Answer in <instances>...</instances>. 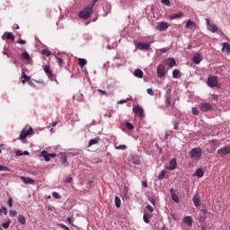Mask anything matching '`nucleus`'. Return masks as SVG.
Listing matches in <instances>:
<instances>
[{
    "label": "nucleus",
    "instance_id": "nucleus-1",
    "mask_svg": "<svg viewBox=\"0 0 230 230\" xmlns=\"http://www.w3.org/2000/svg\"><path fill=\"white\" fill-rule=\"evenodd\" d=\"M93 4H89L79 13V17L81 19H89L93 15Z\"/></svg>",
    "mask_w": 230,
    "mask_h": 230
},
{
    "label": "nucleus",
    "instance_id": "nucleus-2",
    "mask_svg": "<svg viewBox=\"0 0 230 230\" xmlns=\"http://www.w3.org/2000/svg\"><path fill=\"white\" fill-rule=\"evenodd\" d=\"M190 156L191 159L199 161L202 157V149L200 147L192 148L190 152Z\"/></svg>",
    "mask_w": 230,
    "mask_h": 230
},
{
    "label": "nucleus",
    "instance_id": "nucleus-3",
    "mask_svg": "<svg viewBox=\"0 0 230 230\" xmlns=\"http://www.w3.org/2000/svg\"><path fill=\"white\" fill-rule=\"evenodd\" d=\"M164 103L166 107H170V105H172V88H168L165 92Z\"/></svg>",
    "mask_w": 230,
    "mask_h": 230
},
{
    "label": "nucleus",
    "instance_id": "nucleus-4",
    "mask_svg": "<svg viewBox=\"0 0 230 230\" xmlns=\"http://www.w3.org/2000/svg\"><path fill=\"white\" fill-rule=\"evenodd\" d=\"M31 134H33V128L31 127L28 130H26V128H23L20 134V139H22L24 143V139H26V137L31 136Z\"/></svg>",
    "mask_w": 230,
    "mask_h": 230
},
{
    "label": "nucleus",
    "instance_id": "nucleus-5",
    "mask_svg": "<svg viewBox=\"0 0 230 230\" xmlns=\"http://www.w3.org/2000/svg\"><path fill=\"white\" fill-rule=\"evenodd\" d=\"M208 87H217L218 86V77L210 76L208 78Z\"/></svg>",
    "mask_w": 230,
    "mask_h": 230
},
{
    "label": "nucleus",
    "instance_id": "nucleus-6",
    "mask_svg": "<svg viewBox=\"0 0 230 230\" xmlns=\"http://www.w3.org/2000/svg\"><path fill=\"white\" fill-rule=\"evenodd\" d=\"M199 110L201 112H208V111H213V106L208 102H202L199 105Z\"/></svg>",
    "mask_w": 230,
    "mask_h": 230
},
{
    "label": "nucleus",
    "instance_id": "nucleus-7",
    "mask_svg": "<svg viewBox=\"0 0 230 230\" xmlns=\"http://www.w3.org/2000/svg\"><path fill=\"white\" fill-rule=\"evenodd\" d=\"M217 154L220 155V157H224V155H229V154H230V145L218 149Z\"/></svg>",
    "mask_w": 230,
    "mask_h": 230
},
{
    "label": "nucleus",
    "instance_id": "nucleus-8",
    "mask_svg": "<svg viewBox=\"0 0 230 230\" xmlns=\"http://www.w3.org/2000/svg\"><path fill=\"white\" fill-rule=\"evenodd\" d=\"M168 28H170V23L166 22H161L156 26V30H158V31H166Z\"/></svg>",
    "mask_w": 230,
    "mask_h": 230
},
{
    "label": "nucleus",
    "instance_id": "nucleus-9",
    "mask_svg": "<svg viewBox=\"0 0 230 230\" xmlns=\"http://www.w3.org/2000/svg\"><path fill=\"white\" fill-rule=\"evenodd\" d=\"M133 112H135V114H137V116H139V118H144L145 117V111L139 105L133 108Z\"/></svg>",
    "mask_w": 230,
    "mask_h": 230
},
{
    "label": "nucleus",
    "instance_id": "nucleus-10",
    "mask_svg": "<svg viewBox=\"0 0 230 230\" xmlns=\"http://www.w3.org/2000/svg\"><path fill=\"white\" fill-rule=\"evenodd\" d=\"M41 156L45 159V161H51V157H57V154H48V151L44 150L41 152Z\"/></svg>",
    "mask_w": 230,
    "mask_h": 230
},
{
    "label": "nucleus",
    "instance_id": "nucleus-11",
    "mask_svg": "<svg viewBox=\"0 0 230 230\" xmlns=\"http://www.w3.org/2000/svg\"><path fill=\"white\" fill-rule=\"evenodd\" d=\"M207 28L209 30V31H212V33L218 31V27L216 24H211L209 19H207Z\"/></svg>",
    "mask_w": 230,
    "mask_h": 230
},
{
    "label": "nucleus",
    "instance_id": "nucleus-12",
    "mask_svg": "<svg viewBox=\"0 0 230 230\" xmlns=\"http://www.w3.org/2000/svg\"><path fill=\"white\" fill-rule=\"evenodd\" d=\"M157 75H158V77H159V78H163V76H164V75H166V70H165V68H164V66L160 65V66L157 67Z\"/></svg>",
    "mask_w": 230,
    "mask_h": 230
},
{
    "label": "nucleus",
    "instance_id": "nucleus-13",
    "mask_svg": "<svg viewBox=\"0 0 230 230\" xmlns=\"http://www.w3.org/2000/svg\"><path fill=\"white\" fill-rule=\"evenodd\" d=\"M136 48L138 49H150V43H143V42H138L136 44Z\"/></svg>",
    "mask_w": 230,
    "mask_h": 230
},
{
    "label": "nucleus",
    "instance_id": "nucleus-14",
    "mask_svg": "<svg viewBox=\"0 0 230 230\" xmlns=\"http://www.w3.org/2000/svg\"><path fill=\"white\" fill-rule=\"evenodd\" d=\"M192 62L197 65L200 64L202 62V54L196 53L192 58Z\"/></svg>",
    "mask_w": 230,
    "mask_h": 230
},
{
    "label": "nucleus",
    "instance_id": "nucleus-15",
    "mask_svg": "<svg viewBox=\"0 0 230 230\" xmlns=\"http://www.w3.org/2000/svg\"><path fill=\"white\" fill-rule=\"evenodd\" d=\"M169 166L166 167L167 170H170V171H173L175 170V168H177V159L175 158H172L170 163H169Z\"/></svg>",
    "mask_w": 230,
    "mask_h": 230
},
{
    "label": "nucleus",
    "instance_id": "nucleus-16",
    "mask_svg": "<svg viewBox=\"0 0 230 230\" xmlns=\"http://www.w3.org/2000/svg\"><path fill=\"white\" fill-rule=\"evenodd\" d=\"M21 179L24 184H35V180L30 178V177H24L21 176Z\"/></svg>",
    "mask_w": 230,
    "mask_h": 230
},
{
    "label": "nucleus",
    "instance_id": "nucleus-17",
    "mask_svg": "<svg viewBox=\"0 0 230 230\" xmlns=\"http://www.w3.org/2000/svg\"><path fill=\"white\" fill-rule=\"evenodd\" d=\"M223 48H222V52L226 53V55H229L230 53V44L227 42H225L222 44Z\"/></svg>",
    "mask_w": 230,
    "mask_h": 230
},
{
    "label": "nucleus",
    "instance_id": "nucleus-18",
    "mask_svg": "<svg viewBox=\"0 0 230 230\" xmlns=\"http://www.w3.org/2000/svg\"><path fill=\"white\" fill-rule=\"evenodd\" d=\"M206 213H207L206 209H201V214L199 215V218L201 224H204V222H206V218H207Z\"/></svg>",
    "mask_w": 230,
    "mask_h": 230
},
{
    "label": "nucleus",
    "instance_id": "nucleus-19",
    "mask_svg": "<svg viewBox=\"0 0 230 230\" xmlns=\"http://www.w3.org/2000/svg\"><path fill=\"white\" fill-rule=\"evenodd\" d=\"M43 69L49 78H53V73L51 72V68L49 67V66H45Z\"/></svg>",
    "mask_w": 230,
    "mask_h": 230
},
{
    "label": "nucleus",
    "instance_id": "nucleus-20",
    "mask_svg": "<svg viewBox=\"0 0 230 230\" xmlns=\"http://www.w3.org/2000/svg\"><path fill=\"white\" fill-rule=\"evenodd\" d=\"M181 17H184V13H177L172 15L169 16L170 21H173L175 19H181Z\"/></svg>",
    "mask_w": 230,
    "mask_h": 230
},
{
    "label": "nucleus",
    "instance_id": "nucleus-21",
    "mask_svg": "<svg viewBox=\"0 0 230 230\" xmlns=\"http://www.w3.org/2000/svg\"><path fill=\"white\" fill-rule=\"evenodd\" d=\"M131 163H133V164H141V159L137 155H135L131 157Z\"/></svg>",
    "mask_w": 230,
    "mask_h": 230
},
{
    "label": "nucleus",
    "instance_id": "nucleus-22",
    "mask_svg": "<svg viewBox=\"0 0 230 230\" xmlns=\"http://www.w3.org/2000/svg\"><path fill=\"white\" fill-rule=\"evenodd\" d=\"M31 77L28 76L24 71H22V84H26V82H30Z\"/></svg>",
    "mask_w": 230,
    "mask_h": 230
},
{
    "label": "nucleus",
    "instance_id": "nucleus-23",
    "mask_svg": "<svg viewBox=\"0 0 230 230\" xmlns=\"http://www.w3.org/2000/svg\"><path fill=\"white\" fill-rule=\"evenodd\" d=\"M183 222L187 226H191L193 225V218H191V217L187 216L183 218Z\"/></svg>",
    "mask_w": 230,
    "mask_h": 230
},
{
    "label": "nucleus",
    "instance_id": "nucleus-24",
    "mask_svg": "<svg viewBox=\"0 0 230 230\" xmlns=\"http://www.w3.org/2000/svg\"><path fill=\"white\" fill-rule=\"evenodd\" d=\"M22 58H24V60H27V62L29 64H31V57H30V54L26 51H24L22 54Z\"/></svg>",
    "mask_w": 230,
    "mask_h": 230
},
{
    "label": "nucleus",
    "instance_id": "nucleus-25",
    "mask_svg": "<svg viewBox=\"0 0 230 230\" xmlns=\"http://www.w3.org/2000/svg\"><path fill=\"white\" fill-rule=\"evenodd\" d=\"M143 75H144L143 70L139 68L136 69L134 72V76H136L137 78H143Z\"/></svg>",
    "mask_w": 230,
    "mask_h": 230
},
{
    "label": "nucleus",
    "instance_id": "nucleus-26",
    "mask_svg": "<svg viewBox=\"0 0 230 230\" xmlns=\"http://www.w3.org/2000/svg\"><path fill=\"white\" fill-rule=\"evenodd\" d=\"M100 143V137L93 138L89 141L88 146H93V145H98Z\"/></svg>",
    "mask_w": 230,
    "mask_h": 230
},
{
    "label": "nucleus",
    "instance_id": "nucleus-27",
    "mask_svg": "<svg viewBox=\"0 0 230 230\" xmlns=\"http://www.w3.org/2000/svg\"><path fill=\"white\" fill-rule=\"evenodd\" d=\"M193 202H194V206H196V208H200V198H199L198 195H195L193 197Z\"/></svg>",
    "mask_w": 230,
    "mask_h": 230
},
{
    "label": "nucleus",
    "instance_id": "nucleus-28",
    "mask_svg": "<svg viewBox=\"0 0 230 230\" xmlns=\"http://www.w3.org/2000/svg\"><path fill=\"white\" fill-rule=\"evenodd\" d=\"M175 64H176L175 58H168V60H167V66H168L170 68L173 67V66H175Z\"/></svg>",
    "mask_w": 230,
    "mask_h": 230
},
{
    "label": "nucleus",
    "instance_id": "nucleus-29",
    "mask_svg": "<svg viewBox=\"0 0 230 230\" xmlns=\"http://www.w3.org/2000/svg\"><path fill=\"white\" fill-rule=\"evenodd\" d=\"M61 163L65 164V166H69V163L67 162V155H61Z\"/></svg>",
    "mask_w": 230,
    "mask_h": 230
},
{
    "label": "nucleus",
    "instance_id": "nucleus-30",
    "mask_svg": "<svg viewBox=\"0 0 230 230\" xmlns=\"http://www.w3.org/2000/svg\"><path fill=\"white\" fill-rule=\"evenodd\" d=\"M18 222L19 224H21V226H25L26 225V217H24V216L20 215L18 217Z\"/></svg>",
    "mask_w": 230,
    "mask_h": 230
},
{
    "label": "nucleus",
    "instance_id": "nucleus-31",
    "mask_svg": "<svg viewBox=\"0 0 230 230\" xmlns=\"http://www.w3.org/2000/svg\"><path fill=\"white\" fill-rule=\"evenodd\" d=\"M171 195H172V199L173 202L179 203V196L175 193H173V189H171Z\"/></svg>",
    "mask_w": 230,
    "mask_h": 230
},
{
    "label": "nucleus",
    "instance_id": "nucleus-32",
    "mask_svg": "<svg viewBox=\"0 0 230 230\" xmlns=\"http://www.w3.org/2000/svg\"><path fill=\"white\" fill-rule=\"evenodd\" d=\"M150 218H152V216H150V214H144L143 216V220L146 224H149L150 223Z\"/></svg>",
    "mask_w": 230,
    "mask_h": 230
},
{
    "label": "nucleus",
    "instance_id": "nucleus-33",
    "mask_svg": "<svg viewBox=\"0 0 230 230\" xmlns=\"http://www.w3.org/2000/svg\"><path fill=\"white\" fill-rule=\"evenodd\" d=\"M194 175L196 176V177H204V171L202 170V169H198L196 172H195V173H194Z\"/></svg>",
    "mask_w": 230,
    "mask_h": 230
},
{
    "label": "nucleus",
    "instance_id": "nucleus-34",
    "mask_svg": "<svg viewBox=\"0 0 230 230\" xmlns=\"http://www.w3.org/2000/svg\"><path fill=\"white\" fill-rule=\"evenodd\" d=\"M78 61H79L80 67H84V66H87V59L79 58Z\"/></svg>",
    "mask_w": 230,
    "mask_h": 230
},
{
    "label": "nucleus",
    "instance_id": "nucleus-35",
    "mask_svg": "<svg viewBox=\"0 0 230 230\" xmlns=\"http://www.w3.org/2000/svg\"><path fill=\"white\" fill-rule=\"evenodd\" d=\"M115 206L116 208H121V199L118 196L115 197Z\"/></svg>",
    "mask_w": 230,
    "mask_h": 230
},
{
    "label": "nucleus",
    "instance_id": "nucleus-36",
    "mask_svg": "<svg viewBox=\"0 0 230 230\" xmlns=\"http://www.w3.org/2000/svg\"><path fill=\"white\" fill-rule=\"evenodd\" d=\"M0 215H4V216L8 215V208H6V207H2L0 208Z\"/></svg>",
    "mask_w": 230,
    "mask_h": 230
},
{
    "label": "nucleus",
    "instance_id": "nucleus-37",
    "mask_svg": "<svg viewBox=\"0 0 230 230\" xmlns=\"http://www.w3.org/2000/svg\"><path fill=\"white\" fill-rule=\"evenodd\" d=\"M186 28H195V22H193L191 20L187 21Z\"/></svg>",
    "mask_w": 230,
    "mask_h": 230
},
{
    "label": "nucleus",
    "instance_id": "nucleus-38",
    "mask_svg": "<svg viewBox=\"0 0 230 230\" xmlns=\"http://www.w3.org/2000/svg\"><path fill=\"white\" fill-rule=\"evenodd\" d=\"M41 55H45V57H51V51H49L48 49H42Z\"/></svg>",
    "mask_w": 230,
    "mask_h": 230
},
{
    "label": "nucleus",
    "instance_id": "nucleus-39",
    "mask_svg": "<svg viewBox=\"0 0 230 230\" xmlns=\"http://www.w3.org/2000/svg\"><path fill=\"white\" fill-rule=\"evenodd\" d=\"M179 75H181V71L179 69L173 70V72H172L173 78H179Z\"/></svg>",
    "mask_w": 230,
    "mask_h": 230
},
{
    "label": "nucleus",
    "instance_id": "nucleus-40",
    "mask_svg": "<svg viewBox=\"0 0 230 230\" xmlns=\"http://www.w3.org/2000/svg\"><path fill=\"white\" fill-rule=\"evenodd\" d=\"M6 39L8 40H15V37L13 36V34L12 32H8L6 35Z\"/></svg>",
    "mask_w": 230,
    "mask_h": 230
},
{
    "label": "nucleus",
    "instance_id": "nucleus-41",
    "mask_svg": "<svg viewBox=\"0 0 230 230\" xmlns=\"http://www.w3.org/2000/svg\"><path fill=\"white\" fill-rule=\"evenodd\" d=\"M165 175H166V171H162L161 173L158 175V180L163 181Z\"/></svg>",
    "mask_w": 230,
    "mask_h": 230
},
{
    "label": "nucleus",
    "instance_id": "nucleus-42",
    "mask_svg": "<svg viewBox=\"0 0 230 230\" xmlns=\"http://www.w3.org/2000/svg\"><path fill=\"white\" fill-rule=\"evenodd\" d=\"M10 224H11V221L8 220V221H5L4 223H3L2 226L4 227V229H8V227H10Z\"/></svg>",
    "mask_w": 230,
    "mask_h": 230
},
{
    "label": "nucleus",
    "instance_id": "nucleus-43",
    "mask_svg": "<svg viewBox=\"0 0 230 230\" xmlns=\"http://www.w3.org/2000/svg\"><path fill=\"white\" fill-rule=\"evenodd\" d=\"M116 150H127V146L119 145L115 146Z\"/></svg>",
    "mask_w": 230,
    "mask_h": 230
},
{
    "label": "nucleus",
    "instance_id": "nucleus-44",
    "mask_svg": "<svg viewBox=\"0 0 230 230\" xmlns=\"http://www.w3.org/2000/svg\"><path fill=\"white\" fill-rule=\"evenodd\" d=\"M126 127L128 128V130H134V125H132L130 122H127Z\"/></svg>",
    "mask_w": 230,
    "mask_h": 230
},
{
    "label": "nucleus",
    "instance_id": "nucleus-45",
    "mask_svg": "<svg viewBox=\"0 0 230 230\" xmlns=\"http://www.w3.org/2000/svg\"><path fill=\"white\" fill-rule=\"evenodd\" d=\"M0 172H10V168L0 164Z\"/></svg>",
    "mask_w": 230,
    "mask_h": 230
},
{
    "label": "nucleus",
    "instance_id": "nucleus-46",
    "mask_svg": "<svg viewBox=\"0 0 230 230\" xmlns=\"http://www.w3.org/2000/svg\"><path fill=\"white\" fill-rule=\"evenodd\" d=\"M76 100L77 102H84V93H79Z\"/></svg>",
    "mask_w": 230,
    "mask_h": 230
},
{
    "label": "nucleus",
    "instance_id": "nucleus-47",
    "mask_svg": "<svg viewBox=\"0 0 230 230\" xmlns=\"http://www.w3.org/2000/svg\"><path fill=\"white\" fill-rule=\"evenodd\" d=\"M192 114H194V116H199L200 112L199 111V110H197V108H192Z\"/></svg>",
    "mask_w": 230,
    "mask_h": 230
},
{
    "label": "nucleus",
    "instance_id": "nucleus-48",
    "mask_svg": "<svg viewBox=\"0 0 230 230\" xmlns=\"http://www.w3.org/2000/svg\"><path fill=\"white\" fill-rule=\"evenodd\" d=\"M7 204L10 208L13 207V199L12 198H9Z\"/></svg>",
    "mask_w": 230,
    "mask_h": 230
},
{
    "label": "nucleus",
    "instance_id": "nucleus-49",
    "mask_svg": "<svg viewBox=\"0 0 230 230\" xmlns=\"http://www.w3.org/2000/svg\"><path fill=\"white\" fill-rule=\"evenodd\" d=\"M3 54L6 55V57H8V58H12V55H10V53H8L6 47H4Z\"/></svg>",
    "mask_w": 230,
    "mask_h": 230
},
{
    "label": "nucleus",
    "instance_id": "nucleus-50",
    "mask_svg": "<svg viewBox=\"0 0 230 230\" xmlns=\"http://www.w3.org/2000/svg\"><path fill=\"white\" fill-rule=\"evenodd\" d=\"M52 197H54V199H62V197L60 196V194H58V192H53Z\"/></svg>",
    "mask_w": 230,
    "mask_h": 230
},
{
    "label": "nucleus",
    "instance_id": "nucleus-51",
    "mask_svg": "<svg viewBox=\"0 0 230 230\" xmlns=\"http://www.w3.org/2000/svg\"><path fill=\"white\" fill-rule=\"evenodd\" d=\"M9 215H10V217H16L17 216V211L11 209L9 211Z\"/></svg>",
    "mask_w": 230,
    "mask_h": 230
},
{
    "label": "nucleus",
    "instance_id": "nucleus-52",
    "mask_svg": "<svg viewBox=\"0 0 230 230\" xmlns=\"http://www.w3.org/2000/svg\"><path fill=\"white\" fill-rule=\"evenodd\" d=\"M58 226L61 227V229L69 230V226L64 224H58Z\"/></svg>",
    "mask_w": 230,
    "mask_h": 230
},
{
    "label": "nucleus",
    "instance_id": "nucleus-53",
    "mask_svg": "<svg viewBox=\"0 0 230 230\" xmlns=\"http://www.w3.org/2000/svg\"><path fill=\"white\" fill-rule=\"evenodd\" d=\"M98 93H100V94H102L104 96H109V93H107V92H105L102 89H98Z\"/></svg>",
    "mask_w": 230,
    "mask_h": 230
},
{
    "label": "nucleus",
    "instance_id": "nucleus-54",
    "mask_svg": "<svg viewBox=\"0 0 230 230\" xmlns=\"http://www.w3.org/2000/svg\"><path fill=\"white\" fill-rule=\"evenodd\" d=\"M161 3L165 6H170V0H161Z\"/></svg>",
    "mask_w": 230,
    "mask_h": 230
},
{
    "label": "nucleus",
    "instance_id": "nucleus-55",
    "mask_svg": "<svg viewBox=\"0 0 230 230\" xmlns=\"http://www.w3.org/2000/svg\"><path fill=\"white\" fill-rule=\"evenodd\" d=\"M146 208L150 211V213H154V207H152V205H147Z\"/></svg>",
    "mask_w": 230,
    "mask_h": 230
},
{
    "label": "nucleus",
    "instance_id": "nucleus-56",
    "mask_svg": "<svg viewBox=\"0 0 230 230\" xmlns=\"http://www.w3.org/2000/svg\"><path fill=\"white\" fill-rule=\"evenodd\" d=\"M147 93L150 95V96H154V90L152 88H148L147 89Z\"/></svg>",
    "mask_w": 230,
    "mask_h": 230
},
{
    "label": "nucleus",
    "instance_id": "nucleus-57",
    "mask_svg": "<svg viewBox=\"0 0 230 230\" xmlns=\"http://www.w3.org/2000/svg\"><path fill=\"white\" fill-rule=\"evenodd\" d=\"M148 200H149V202H151V204H153V206H155V199L149 198Z\"/></svg>",
    "mask_w": 230,
    "mask_h": 230
},
{
    "label": "nucleus",
    "instance_id": "nucleus-58",
    "mask_svg": "<svg viewBox=\"0 0 230 230\" xmlns=\"http://www.w3.org/2000/svg\"><path fill=\"white\" fill-rule=\"evenodd\" d=\"M73 181V178L72 177H68L65 180V182H66L67 184H69V182Z\"/></svg>",
    "mask_w": 230,
    "mask_h": 230
},
{
    "label": "nucleus",
    "instance_id": "nucleus-59",
    "mask_svg": "<svg viewBox=\"0 0 230 230\" xmlns=\"http://www.w3.org/2000/svg\"><path fill=\"white\" fill-rule=\"evenodd\" d=\"M142 186H143V188H148V182H146V181H143Z\"/></svg>",
    "mask_w": 230,
    "mask_h": 230
},
{
    "label": "nucleus",
    "instance_id": "nucleus-60",
    "mask_svg": "<svg viewBox=\"0 0 230 230\" xmlns=\"http://www.w3.org/2000/svg\"><path fill=\"white\" fill-rule=\"evenodd\" d=\"M160 52L161 53H167L168 52V49H166V48L160 49Z\"/></svg>",
    "mask_w": 230,
    "mask_h": 230
},
{
    "label": "nucleus",
    "instance_id": "nucleus-61",
    "mask_svg": "<svg viewBox=\"0 0 230 230\" xmlns=\"http://www.w3.org/2000/svg\"><path fill=\"white\" fill-rule=\"evenodd\" d=\"M128 101H130V98H128L127 100H121V101L119 102V103H121V104L127 103Z\"/></svg>",
    "mask_w": 230,
    "mask_h": 230
},
{
    "label": "nucleus",
    "instance_id": "nucleus-62",
    "mask_svg": "<svg viewBox=\"0 0 230 230\" xmlns=\"http://www.w3.org/2000/svg\"><path fill=\"white\" fill-rule=\"evenodd\" d=\"M16 155H17V156L23 155V152L21 151V150H18V151H16Z\"/></svg>",
    "mask_w": 230,
    "mask_h": 230
},
{
    "label": "nucleus",
    "instance_id": "nucleus-63",
    "mask_svg": "<svg viewBox=\"0 0 230 230\" xmlns=\"http://www.w3.org/2000/svg\"><path fill=\"white\" fill-rule=\"evenodd\" d=\"M18 44H26V40H19Z\"/></svg>",
    "mask_w": 230,
    "mask_h": 230
},
{
    "label": "nucleus",
    "instance_id": "nucleus-64",
    "mask_svg": "<svg viewBox=\"0 0 230 230\" xmlns=\"http://www.w3.org/2000/svg\"><path fill=\"white\" fill-rule=\"evenodd\" d=\"M62 62H64V60H62L60 58H58V64H59V66H61Z\"/></svg>",
    "mask_w": 230,
    "mask_h": 230
}]
</instances>
